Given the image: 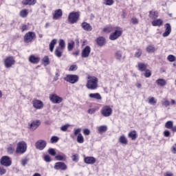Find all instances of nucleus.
Listing matches in <instances>:
<instances>
[{
    "instance_id": "nucleus-1",
    "label": "nucleus",
    "mask_w": 176,
    "mask_h": 176,
    "mask_svg": "<svg viewBox=\"0 0 176 176\" xmlns=\"http://www.w3.org/2000/svg\"><path fill=\"white\" fill-rule=\"evenodd\" d=\"M86 87L89 90H96L98 88V78L96 76H88Z\"/></svg>"
},
{
    "instance_id": "nucleus-2",
    "label": "nucleus",
    "mask_w": 176,
    "mask_h": 176,
    "mask_svg": "<svg viewBox=\"0 0 176 176\" xmlns=\"http://www.w3.org/2000/svg\"><path fill=\"white\" fill-rule=\"evenodd\" d=\"M15 152L16 153H21V155L27 152V143L24 141L18 142Z\"/></svg>"
},
{
    "instance_id": "nucleus-3",
    "label": "nucleus",
    "mask_w": 176,
    "mask_h": 176,
    "mask_svg": "<svg viewBox=\"0 0 176 176\" xmlns=\"http://www.w3.org/2000/svg\"><path fill=\"white\" fill-rule=\"evenodd\" d=\"M79 17V12H72L69 14L67 20L70 24H75L76 23H78Z\"/></svg>"
},
{
    "instance_id": "nucleus-4",
    "label": "nucleus",
    "mask_w": 176,
    "mask_h": 176,
    "mask_svg": "<svg viewBox=\"0 0 176 176\" xmlns=\"http://www.w3.org/2000/svg\"><path fill=\"white\" fill-rule=\"evenodd\" d=\"M63 79L64 80H65V82L72 83V85H74L77 82H79V76L76 74H67L65 77H64Z\"/></svg>"
},
{
    "instance_id": "nucleus-5",
    "label": "nucleus",
    "mask_w": 176,
    "mask_h": 176,
    "mask_svg": "<svg viewBox=\"0 0 176 176\" xmlns=\"http://www.w3.org/2000/svg\"><path fill=\"white\" fill-rule=\"evenodd\" d=\"M115 32H113L109 36V39L110 41H116L118 38L120 36H122V34L123 32V30H122V28L120 27H117L115 29Z\"/></svg>"
},
{
    "instance_id": "nucleus-6",
    "label": "nucleus",
    "mask_w": 176,
    "mask_h": 176,
    "mask_svg": "<svg viewBox=\"0 0 176 176\" xmlns=\"http://www.w3.org/2000/svg\"><path fill=\"white\" fill-rule=\"evenodd\" d=\"M16 64V60L13 56H7L4 59V66L6 68H12Z\"/></svg>"
},
{
    "instance_id": "nucleus-7",
    "label": "nucleus",
    "mask_w": 176,
    "mask_h": 176,
    "mask_svg": "<svg viewBox=\"0 0 176 176\" xmlns=\"http://www.w3.org/2000/svg\"><path fill=\"white\" fill-rule=\"evenodd\" d=\"M0 164L5 167H9L12 166V160L9 156L4 155L0 160Z\"/></svg>"
},
{
    "instance_id": "nucleus-8",
    "label": "nucleus",
    "mask_w": 176,
    "mask_h": 176,
    "mask_svg": "<svg viewBox=\"0 0 176 176\" xmlns=\"http://www.w3.org/2000/svg\"><path fill=\"white\" fill-rule=\"evenodd\" d=\"M50 100L52 104H61L63 98L58 96L56 94H52L50 95Z\"/></svg>"
},
{
    "instance_id": "nucleus-9",
    "label": "nucleus",
    "mask_w": 176,
    "mask_h": 176,
    "mask_svg": "<svg viewBox=\"0 0 176 176\" xmlns=\"http://www.w3.org/2000/svg\"><path fill=\"white\" fill-rule=\"evenodd\" d=\"M36 35L34 32H29L26 33L24 36V42L25 43H30V42H32L34 39H35Z\"/></svg>"
},
{
    "instance_id": "nucleus-10",
    "label": "nucleus",
    "mask_w": 176,
    "mask_h": 176,
    "mask_svg": "<svg viewBox=\"0 0 176 176\" xmlns=\"http://www.w3.org/2000/svg\"><path fill=\"white\" fill-rule=\"evenodd\" d=\"M101 114L104 118H108L112 115V109L109 106H104L101 109Z\"/></svg>"
},
{
    "instance_id": "nucleus-11",
    "label": "nucleus",
    "mask_w": 176,
    "mask_h": 176,
    "mask_svg": "<svg viewBox=\"0 0 176 176\" xmlns=\"http://www.w3.org/2000/svg\"><path fill=\"white\" fill-rule=\"evenodd\" d=\"M47 142L45 140H40L36 142L35 146L38 151H43L46 148Z\"/></svg>"
},
{
    "instance_id": "nucleus-12",
    "label": "nucleus",
    "mask_w": 176,
    "mask_h": 176,
    "mask_svg": "<svg viewBox=\"0 0 176 176\" xmlns=\"http://www.w3.org/2000/svg\"><path fill=\"white\" fill-rule=\"evenodd\" d=\"M116 60L118 61H122V58H124V50H117L114 54Z\"/></svg>"
},
{
    "instance_id": "nucleus-13",
    "label": "nucleus",
    "mask_w": 176,
    "mask_h": 176,
    "mask_svg": "<svg viewBox=\"0 0 176 176\" xmlns=\"http://www.w3.org/2000/svg\"><path fill=\"white\" fill-rule=\"evenodd\" d=\"M39 126H41V120H33L29 124V129L31 130V131H35V130L38 129Z\"/></svg>"
},
{
    "instance_id": "nucleus-14",
    "label": "nucleus",
    "mask_w": 176,
    "mask_h": 176,
    "mask_svg": "<svg viewBox=\"0 0 176 176\" xmlns=\"http://www.w3.org/2000/svg\"><path fill=\"white\" fill-rule=\"evenodd\" d=\"M91 52V48L90 46L87 45L82 51L81 56L82 58H87L89 56H90V53Z\"/></svg>"
},
{
    "instance_id": "nucleus-15",
    "label": "nucleus",
    "mask_w": 176,
    "mask_h": 176,
    "mask_svg": "<svg viewBox=\"0 0 176 176\" xmlns=\"http://www.w3.org/2000/svg\"><path fill=\"white\" fill-rule=\"evenodd\" d=\"M32 105L35 109H42L43 108V102L40 100H32Z\"/></svg>"
},
{
    "instance_id": "nucleus-16",
    "label": "nucleus",
    "mask_w": 176,
    "mask_h": 176,
    "mask_svg": "<svg viewBox=\"0 0 176 176\" xmlns=\"http://www.w3.org/2000/svg\"><path fill=\"white\" fill-rule=\"evenodd\" d=\"M63 17V10H56L52 14L53 20H58Z\"/></svg>"
},
{
    "instance_id": "nucleus-17",
    "label": "nucleus",
    "mask_w": 176,
    "mask_h": 176,
    "mask_svg": "<svg viewBox=\"0 0 176 176\" xmlns=\"http://www.w3.org/2000/svg\"><path fill=\"white\" fill-rule=\"evenodd\" d=\"M55 170H62L63 171L67 170V166L64 162H56L54 167Z\"/></svg>"
},
{
    "instance_id": "nucleus-18",
    "label": "nucleus",
    "mask_w": 176,
    "mask_h": 176,
    "mask_svg": "<svg viewBox=\"0 0 176 176\" xmlns=\"http://www.w3.org/2000/svg\"><path fill=\"white\" fill-rule=\"evenodd\" d=\"M165 27V32L162 34V36L166 38V36H168L170 34H171V25L170 23H166L164 25Z\"/></svg>"
},
{
    "instance_id": "nucleus-19",
    "label": "nucleus",
    "mask_w": 176,
    "mask_h": 176,
    "mask_svg": "<svg viewBox=\"0 0 176 176\" xmlns=\"http://www.w3.org/2000/svg\"><path fill=\"white\" fill-rule=\"evenodd\" d=\"M30 63L32 64H38L39 61H41V58L38 56H35V55H30L29 57Z\"/></svg>"
},
{
    "instance_id": "nucleus-20",
    "label": "nucleus",
    "mask_w": 176,
    "mask_h": 176,
    "mask_svg": "<svg viewBox=\"0 0 176 176\" xmlns=\"http://www.w3.org/2000/svg\"><path fill=\"white\" fill-rule=\"evenodd\" d=\"M84 162L86 163V164H94L96 160L94 157H86L84 158Z\"/></svg>"
},
{
    "instance_id": "nucleus-21",
    "label": "nucleus",
    "mask_w": 176,
    "mask_h": 176,
    "mask_svg": "<svg viewBox=\"0 0 176 176\" xmlns=\"http://www.w3.org/2000/svg\"><path fill=\"white\" fill-rule=\"evenodd\" d=\"M151 24L153 27H162L163 25V20L161 19H154Z\"/></svg>"
},
{
    "instance_id": "nucleus-22",
    "label": "nucleus",
    "mask_w": 176,
    "mask_h": 176,
    "mask_svg": "<svg viewBox=\"0 0 176 176\" xmlns=\"http://www.w3.org/2000/svg\"><path fill=\"white\" fill-rule=\"evenodd\" d=\"M81 27L84 31H91V30H93V28L91 27V25L87 23V22L82 23Z\"/></svg>"
},
{
    "instance_id": "nucleus-23",
    "label": "nucleus",
    "mask_w": 176,
    "mask_h": 176,
    "mask_svg": "<svg viewBox=\"0 0 176 176\" xmlns=\"http://www.w3.org/2000/svg\"><path fill=\"white\" fill-rule=\"evenodd\" d=\"M128 137H129V138H131V140H132V141L137 140V137H138V135H137V131L133 130V131L129 132L128 134Z\"/></svg>"
},
{
    "instance_id": "nucleus-24",
    "label": "nucleus",
    "mask_w": 176,
    "mask_h": 176,
    "mask_svg": "<svg viewBox=\"0 0 176 176\" xmlns=\"http://www.w3.org/2000/svg\"><path fill=\"white\" fill-rule=\"evenodd\" d=\"M138 68L141 72H144L147 68V65L144 63H138Z\"/></svg>"
},
{
    "instance_id": "nucleus-25",
    "label": "nucleus",
    "mask_w": 176,
    "mask_h": 176,
    "mask_svg": "<svg viewBox=\"0 0 176 176\" xmlns=\"http://www.w3.org/2000/svg\"><path fill=\"white\" fill-rule=\"evenodd\" d=\"M89 98H95V100H102V97H101V95L99 93L89 94Z\"/></svg>"
},
{
    "instance_id": "nucleus-26",
    "label": "nucleus",
    "mask_w": 176,
    "mask_h": 176,
    "mask_svg": "<svg viewBox=\"0 0 176 176\" xmlns=\"http://www.w3.org/2000/svg\"><path fill=\"white\" fill-rule=\"evenodd\" d=\"M36 3V0H23L22 1V4L27 6L30 5V6H32Z\"/></svg>"
},
{
    "instance_id": "nucleus-27",
    "label": "nucleus",
    "mask_w": 176,
    "mask_h": 176,
    "mask_svg": "<svg viewBox=\"0 0 176 176\" xmlns=\"http://www.w3.org/2000/svg\"><path fill=\"white\" fill-rule=\"evenodd\" d=\"M156 83H157V85H158V86H161V87H163L166 86V85H167V82L166 81V80H164L163 78H158L156 80Z\"/></svg>"
},
{
    "instance_id": "nucleus-28",
    "label": "nucleus",
    "mask_w": 176,
    "mask_h": 176,
    "mask_svg": "<svg viewBox=\"0 0 176 176\" xmlns=\"http://www.w3.org/2000/svg\"><path fill=\"white\" fill-rule=\"evenodd\" d=\"M97 130L99 134H102V133H105V131L108 130V126H107L106 125H102V126H98Z\"/></svg>"
},
{
    "instance_id": "nucleus-29",
    "label": "nucleus",
    "mask_w": 176,
    "mask_h": 176,
    "mask_svg": "<svg viewBox=\"0 0 176 176\" xmlns=\"http://www.w3.org/2000/svg\"><path fill=\"white\" fill-rule=\"evenodd\" d=\"M96 42L98 46H104L105 45V38L102 36L98 37Z\"/></svg>"
},
{
    "instance_id": "nucleus-30",
    "label": "nucleus",
    "mask_w": 176,
    "mask_h": 176,
    "mask_svg": "<svg viewBox=\"0 0 176 176\" xmlns=\"http://www.w3.org/2000/svg\"><path fill=\"white\" fill-rule=\"evenodd\" d=\"M42 64H43L44 67H46L47 65H49V64H50V59H49V56H45L42 60Z\"/></svg>"
},
{
    "instance_id": "nucleus-31",
    "label": "nucleus",
    "mask_w": 176,
    "mask_h": 176,
    "mask_svg": "<svg viewBox=\"0 0 176 176\" xmlns=\"http://www.w3.org/2000/svg\"><path fill=\"white\" fill-rule=\"evenodd\" d=\"M119 143L120 144H122V145H127L128 144V141H127V138H126V136L121 135L119 139H118Z\"/></svg>"
},
{
    "instance_id": "nucleus-32",
    "label": "nucleus",
    "mask_w": 176,
    "mask_h": 176,
    "mask_svg": "<svg viewBox=\"0 0 176 176\" xmlns=\"http://www.w3.org/2000/svg\"><path fill=\"white\" fill-rule=\"evenodd\" d=\"M64 50L61 49V48H58L56 47L54 52V54L55 56H56V57H58V58H60V57H61L63 56V52Z\"/></svg>"
},
{
    "instance_id": "nucleus-33",
    "label": "nucleus",
    "mask_w": 176,
    "mask_h": 176,
    "mask_svg": "<svg viewBox=\"0 0 176 176\" xmlns=\"http://www.w3.org/2000/svg\"><path fill=\"white\" fill-rule=\"evenodd\" d=\"M159 17V13L156 11H150L149 12V18L153 19V20H155V19H157Z\"/></svg>"
},
{
    "instance_id": "nucleus-34",
    "label": "nucleus",
    "mask_w": 176,
    "mask_h": 176,
    "mask_svg": "<svg viewBox=\"0 0 176 176\" xmlns=\"http://www.w3.org/2000/svg\"><path fill=\"white\" fill-rule=\"evenodd\" d=\"M57 43V40L56 38L53 39L50 43V52H53L54 50V46Z\"/></svg>"
},
{
    "instance_id": "nucleus-35",
    "label": "nucleus",
    "mask_w": 176,
    "mask_h": 176,
    "mask_svg": "<svg viewBox=\"0 0 176 176\" xmlns=\"http://www.w3.org/2000/svg\"><path fill=\"white\" fill-rule=\"evenodd\" d=\"M55 159L59 161H65L67 160V155H65V154H63L62 155H58L55 156Z\"/></svg>"
},
{
    "instance_id": "nucleus-36",
    "label": "nucleus",
    "mask_w": 176,
    "mask_h": 176,
    "mask_svg": "<svg viewBox=\"0 0 176 176\" xmlns=\"http://www.w3.org/2000/svg\"><path fill=\"white\" fill-rule=\"evenodd\" d=\"M146 50L147 53H155L156 49L155 48V46L150 45L146 47Z\"/></svg>"
},
{
    "instance_id": "nucleus-37",
    "label": "nucleus",
    "mask_w": 176,
    "mask_h": 176,
    "mask_svg": "<svg viewBox=\"0 0 176 176\" xmlns=\"http://www.w3.org/2000/svg\"><path fill=\"white\" fill-rule=\"evenodd\" d=\"M19 14H20V16L23 19L27 17V16H28V10L24 9V10H21Z\"/></svg>"
},
{
    "instance_id": "nucleus-38",
    "label": "nucleus",
    "mask_w": 176,
    "mask_h": 176,
    "mask_svg": "<svg viewBox=\"0 0 176 176\" xmlns=\"http://www.w3.org/2000/svg\"><path fill=\"white\" fill-rule=\"evenodd\" d=\"M77 142L78 144H83L85 142V138L82 135V133H79L77 136Z\"/></svg>"
},
{
    "instance_id": "nucleus-39",
    "label": "nucleus",
    "mask_w": 176,
    "mask_h": 176,
    "mask_svg": "<svg viewBox=\"0 0 176 176\" xmlns=\"http://www.w3.org/2000/svg\"><path fill=\"white\" fill-rule=\"evenodd\" d=\"M173 126H174V122L173 121H168L165 123L166 129H169L170 130H171Z\"/></svg>"
},
{
    "instance_id": "nucleus-40",
    "label": "nucleus",
    "mask_w": 176,
    "mask_h": 176,
    "mask_svg": "<svg viewBox=\"0 0 176 176\" xmlns=\"http://www.w3.org/2000/svg\"><path fill=\"white\" fill-rule=\"evenodd\" d=\"M75 46V42L74 41H72L71 42L67 43V50L69 52H71L72 49H74Z\"/></svg>"
},
{
    "instance_id": "nucleus-41",
    "label": "nucleus",
    "mask_w": 176,
    "mask_h": 176,
    "mask_svg": "<svg viewBox=\"0 0 176 176\" xmlns=\"http://www.w3.org/2000/svg\"><path fill=\"white\" fill-rule=\"evenodd\" d=\"M58 49L64 50L65 49V41L63 39L59 40V47H57Z\"/></svg>"
},
{
    "instance_id": "nucleus-42",
    "label": "nucleus",
    "mask_w": 176,
    "mask_h": 176,
    "mask_svg": "<svg viewBox=\"0 0 176 176\" xmlns=\"http://www.w3.org/2000/svg\"><path fill=\"white\" fill-rule=\"evenodd\" d=\"M116 28H113L112 26H109L107 28H104L103 29L104 32H112V31H115Z\"/></svg>"
},
{
    "instance_id": "nucleus-43",
    "label": "nucleus",
    "mask_w": 176,
    "mask_h": 176,
    "mask_svg": "<svg viewBox=\"0 0 176 176\" xmlns=\"http://www.w3.org/2000/svg\"><path fill=\"white\" fill-rule=\"evenodd\" d=\"M104 5H106L107 6H112L113 5V0H103Z\"/></svg>"
},
{
    "instance_id": "nucleus-44",
    "label": "nucleus",
    "mask_w": 176,
    "mask_h": 176,
    "mask_svg": "<svg viewBox=\"0 0 176 176\" xmlns=\"http://www.w3.org/2000/svg\"><path fill=\"white\" fill-rule=\"evenodd\" d=\"M7 152L10 155L13 154V153L14 152V148H13V146H12V145L8 146L7 148Z\"/></svg>"
},
{
    "instance_id": "nucleus-45",
    "label": "nucleus",
    "mask_w": 176,
    "mask_h": 176,
    "mask_svg": "<svg viewBox=\"0 0 176 176\" xmlns=\"http://www.w3.org/2000/svg\"><path fill=\"white\" fill-rule=\"evenodd\" d=\"M58 140H60V138H58V137L52 136L51 138L50 142H51V144H56V142H58Z\"/></svg>"
},
{
    "instance_id": "nucleus-46",
    "label": "nucleus",
    "mask_w": 176,
    "mask_h": 176,
    "mask_svg": "<svg viewBox=\"0 0 176 176\" xmlns=\"http://www.w3.org/2000/svg\"><path fill=\"white\" fill-rule=\"evenodd\" d=\"M157 102V101H156L153 97H151L148 99V104H151V105H156Z\"/></svg>"
},
{
    "instance_id": "nucleus-47",
    "label": "nucleus",
    "mask_w": 176,
    "mask_h": 176,
    "mask_svg": "<svg viewBox=\"0 0 176 176\" xmlns=\"http://www.w3.org/2000/svg\"><path fill=\"white\" fill-rule=\"evenodd\" d=\"M168 61H170V63H174L175 61V56L174 55H168L167 57Z\"/></svg>"
},
{
    "instance_id": "nucleus-48",
    "label": "nucleus",
    "mask_w": 176,
    "mask_h": 176,
    "mask_svg": "<svg viewBox=\"0 0 176 176\" xmlns=\"http://www.w3.org/2000/svg\"><path fill=\"white\" fill-rule=\"evenodd\" d=\"M72 159L73 162L78 163V162H79V155L78 154H74L72 156Z\"/></svg>"
},
{
    "instance_id": "nucleus-49",
    "label": "nucleus",
    "mask_w": 176,
    "mask_h": 176,
    "mask_svg": "<svg viewBox=\"0 0 176 176\" xmlns=\"http://www.w3.org/2000/svg\"><path fill=\"white\" fill-rule=\"evenodd\" d=\"M144 71H145V73H144L145 78H151V76H152V72H151V70L146 69Z\"/></svg>"
},
{
    "instance_id": "nucleus-50",
    "label": "nucleus",
    "mask_w": 176,
    "mask_h": 176,
    "mask_svg": "<svg viewBox=\"0 0 176 176\" xmlns=\"http://www.w3.org/2000/svg\"><path fill=\"white\" fill-rule=\"evenodd\" d=\"M78 69V65H72L69 68V71L74 72Z\"/></svg>"
},
{
    "instance_id": "nucleus-51",
    "label": "nucleus",
    "mask_w": 176,
    "mask_h": 176,
    "mask_svg": "<svg viewBox=\"0 0 176 176\" xmlns=\"http://www.w3.org/2000/svg\"><path fill=\"white\" fill-rule=\"evenodd\" d=\"M142 54V50L138 49L137 52L135 53V57H137L138 58H140L141 57V55Z\"/></svg>"
},
{
    "instance_id": "nucleus-52",
    "label": "nucleus",
    "mask_w": 176,
    "mask_h": 176,
    "mask_svg": "<svg viewBox=\"0 0 176 176\" xmlns=\"http://www.w3.org/2000/svg\"><path fill=\"white\" fill-rule=\"evenodd\" d=\"M74 135H79L80 134V131H82V129L78 128V129H74Z\"/></svg>"
},
{
    "instance_id": "nucleus-53",
    "label": "nucleus",
    "mask_w": 176,
    "mask_h": 176,
    "mask_svg": "<svg viewBox=\"0 0 176 176\" xmlns=\"http://www.w3.org/2000/svg\"><path fill=\"white\" fill-rule=\"evenodd\" d=\"M48 153L51 155V156H56V151L54 148H49Z\"/></svg>"
},
{
    "instance_id": "nucleus-54",
    "label": "nucleus",
    "mask_w": 176,
    "mask_h": 176,
    "mask_svg": "<svg viewBox=\"0 0 176 176\" xmlns=\"http://www.w3.org/2000/svg\"><path fill=\"white\" fill-rule=\"evenodd\" d=\"M69 124H67L65 125H63L60 127L61 131H67L68 130V127H69Z\"/></svg>"
},
{
    "instance_id": "nucleus-55",
    "label": "nucleus",
    "mask_w": 176,
    "mask_h": 176,
    "mask_svg": "<svg viewBox=\"0 0 176 176\" xmlns=\"http://www.w3.org/2000/svg\"><path fill=\"white\" fill-rule=\"evenodd\" d=\"M21 165L23 166V167H25L27 163H28V158L22 159L21 161Z\"/></svg>"
},
{
    "instance_id": "nucleus-56",
    "label": "nucleus",
    "mask_w": 176,
    "mask_h": 176,
    "mask_svg": "<svg viewBox=\"0 0 176 176\" xmlns=\"http://www.w3.org/2000/svg\"><path fill=\"white\" fill-rule=\"evenodd\" d=\"M6 174V169L3 166H0V175H3Z\"/></svg>"
},
{
    "instance_id": "nucleus-57",
    "label": "nucleus",
    "mask_w": 176,
    "mask_h": 176,
    "mask_svg": "<svg viewBox=\"0 0 176 176\" xmlns=\"http://www.w3.org/2000/svg\"><path fill=\"white\" fill-rule=\"evenodd\" d=\"M131 23L132 24L135 25L138 24V19H137V18H132L131 19Z\"/></svg>"
},
{
    "instance_id": "nucleus-58",
    "label": "nucleus",
    "mask_w": 176,
    "mask_h": 176,
    "mask_svg": "<svg viewBox=\"0 0 176 176\" xmlns=\"http://www.w3.org/2000/svg\"><path fill=\"white\" fill-rule=\"evenodd\" d=\"M83 134L85 135H90V129H85L83 130Z\"/></svg>"
},
{
    "instance_id": "nucleus-59",
    "label": "nucleus",
    "mask_w": 176,
    "mask_h": 176,
    "mask_svg": "<svg viewBox=\"0 0 176 176\" xmlns=\"http://www.w3.org/2000/svg\"><path fill=\"white\" fill-rule=\"evenodd\" d=\"M44 160L45 162H47V163L52 162V160L50 159V155H45Z\"/></svg>"
},
{
    "instance_id": "nucleus-60",
    "label": "nucleus",
    "mask_w": 176,
    "mask_h": 176,
    "mask_svg": "<svg viewBox=\"0 0 176 176\" xmlns=\"http://www.w3.org/2000/svg\"><path fill=\"white\" fill-rule=\"evenodd\" d=\"M171 152H172V153H174V155H175V153H176V143L172 146Z\"/></svg>"
},
{
    "instance_id": "nucleus-61",
    "label": "nucleus",
    "mask_w": 176,
    "mask_h": 176,
    "mask_svg": "<svg viewBox=\"0 0 176 176\" xmlns=\"http://www.w3.org/2000/svg\"><path fill=\"white\" fill-rule=\"evenodd\" d=\"M96 113V109L92 108V109H89L88 110V113H89L90 115H93V113Z\"/></svg>"
},
{
    "instance_id": "nucleus-62",
    "label": "nucleus",
    "mask_w": 176,
    "mask_h": 176,
    "mask_svg": "<svg viewBox=\"0 0 176 176\" xmlns=\"http://www.w3.org/2000/svg\"><path fill=\"white\" fill-rule=\"evenodd\" d=\"M60 76V74H58V72H56L55 74V76L54 78V80L55 82H57V80L58 79V77Z\"/></svg>"
},
{
    "instance_id": "nucleus-63",
    "label": "nucleus",
    "mask_w": 176,
    "mask_h": 176,
    "mask_svg": "<svg viewBox=\"0 0 176 176\" xmlns=\"http://www.w3.org/2000/svg\"><path fill=\"white\" fill-rule=\"evenodd\" d=\"M21 30L23 32L27 31V30H28V27L27 26V25H23L21 27Z\"/></svg>"
},
{
    "instance_id": "nucleus-64",
    "label": "nucleus",
    "mask_w": 176,
    "mask_h": 176,
    "mask_svg": "<svg viewBox=\"0 0 176 176\" xmlns=\"http://www.w3.org/2000/svg\"><path fill=\"white\" fill-rule=\"evenodd\" d=\"M164 137H168L170 135V131H164Z\"/></svg>"
}]
</instances>
